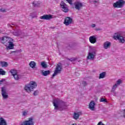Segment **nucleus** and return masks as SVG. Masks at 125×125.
I'll return each mask as SVG.
<instances>
[{"mask_svg": "<svg viewBox=\"0 0 125 125\" xmlns=\"http://www.w3.org/2000/svg\"><path fill=\"white\" fill-rule=\"evenodd\" d=\"M21 125H35V122L33 118H29L28 120L23 121Z\"/></svg>", "mask_w": 125, "mask_h": 125, "instance_id": "6", "label": "nucleus"}, {"mask_svg": "<svg viewBox=\"0 0 125 125\" xmlns=\"http://www.w3.org/2000/svg\"><path fill=\"white\" fill-rule=\"evenodd\" d=\"M95 103H94V101H91L89 105V108L90 110H91V111H94V109L95 108Z\"/></svg>", "mask_w": 125, "mask_h": 125, "instance_id": "14", "label": "nucleus"}, {"mask_svg": "<svg viewBox=\"0 0 125 125\" xmlns=\"http://www.w3.org/2000/svg\"><path fill=\"white\" fill-rule=\"evenodd\" d=\"M95 57V55L93 54L92 53L89 52L88 54V56L87 57V59L93 60Z\"/></svg>", "mask_w": 125, "mask_h": 125, "instance_id": "16", "label": "nucleus"}, {"mask_svg": "<svg viewBox=\"0 0 125 125\" xmlns=\"http://www.w3.org/2000/svg\"><path fill=\"white\" fill-rule=\"evenodd\" d=\"M105 72H102L100 74L99 79H104V78H105Z\"/></svg>", "mask_w": 125, "mask_h": 125, "instance_id": "23", "label": "nucleus"}, {"mask_svg": "<svg viewBox=\"0 0 125 125\" xmlns=\"http://www.w3.org/2000/svg\"><path fill=\"white\" fill-rule=\"evenodd\" d=\"M50 74V70H45L44 71L42 72V75L44 76V77H46V76H48Z\"/></svg>", "mask_w": 125, "mask_h": 125, "instance_id": "18", "label": "nucleus"}, {"mask_svg": "<svg viewBox=\"0 0 125 125\" xmlns=\"http://www.w3.org/2000/svg\"><path fill=\"white\" fill-rule=\"evenodd\" d=\"M0 11L1 12H6V9H3V8H1L0 9Z\"/></svg>", "mask_w": 125, "mask_h": 125, "instance_id": "32", "label": "nucleus"}, {"mask_svg": "<svg viewBox=\"0 0 125 125\" xmlns=\"http://www.w3.org/2000/svg\"><path fill=\"white\" fill-rule=\"evenodd\" d=\"M117 87H118V85H117V84H115V85H114L112 88L111 91H115V90H116V88H117Z\"/></svg>", "mask_w": 125, "mask_h": 125, "instance_id": "26", "label": "nucleus"}, {"mask_svg": "<svg viewBox=\"0 0 125 125\" xmlns=\"http://www.w3.org/2000/svg\"><path fill=\"white\" fill-rule=\"evenodd\" d=\"M2 96L4 99H7L8 98V94L6 93V90L4 87L1 88Z\"/></svg>", "mask_w": 125, "mask_h": 125, "instance_id": "12", "label": "nucleus"}, {"mask_svg": "<svg viewBox=\"0 0 125 125\" xmlns=\"http://www.w3.org/2000/svg\"><path fill=\"white\" fill-rule=\"evenodd\" d=\"M40 18L42 20H50V19H52L53 17L51 15H44L40 17Z\"/></svg>", "mask_w": 125, "mask_h": 125, "instance_id": "11", "label": "nucleus"}, {"mask_svg": "<svg viewBox=\"0 0 125 125\" xmlns=\"http://www.w3.org/2000/svg\"><path fill=\"white\" fill-rule=\"evenodd\" d=\"M6 122L3 118H0V125H7Z\"/></svg>", "mask_w": 125, "mask_h": 125, "instance_id": "17", "label": "nucleus"}, {"mask_svg": "<svg viewBox=\"0 0 125 125\" xmlns=\"http://www.w3.org/2000/svg\"><path fill=\"white\" fill-rule=\"evenodd\" d=\"M111 46V42H106L104 43V49H108Z\"/></svg>", "mask_w": 125, "mask_h": 125, "instance_id": "15", "label": "nucleus"}, {"mask_svg": "<svg viewBox=\"0 0 125 125\" xmlns=\"http://www.w3.org/2000/svg\"><path fill=\"white\" fill-rule=\"evenodd\" d=\"M10 73L12 76H14L16 74H17V71L14 69H12L10 70Z\"/></svg>", "mask_w": 125, "mask_h": 125, "instance_id": "25", "label": "nucleus"}, {"mask_svg": "<svg viewBox=\"0 0 125 125\" xmlns=\"http://www.w3.org/2000/svg\"><path fill=\"white\" fill-rule=\"evenodd\" d=\"M73 23V19L71 18L70 17H66L64 18V21L63 22V24L65 25V26H69Z\"/></svg>", "mask_w": 125, "mask_h": 125, "instance_id": "7", "label": "nucleus"}, {"mask_svg": "<svg viewBox=\"0 0 125 125\" xmlns=\"http://www.w3.org/2000/svg\"><path fill=\"white\" fill-rule=\"evenodd\" d=\"M124 118H125V116H124Z\"/></svg>", "mask_w": 125, "mask_h": 125, "instance_id": "43", "label": "nucleus"}, {"mask_svg": "<svg viewBox=\"0 0 125 125\" xmlns=\"http://www.w3.org/2000/svg\"><path fill=\"white\" fill-rule=\"evenodd\" d=\"M100 102H107V100L104 98H101L100 100Z\"/></svg>", "mask_w": 125, "mask_h": 125, "instance_id": "27", "label": "nucleus"}, {"mask_svg": "<svg viewBox=\"0 0 125 125\" xmlns=\"http://www.w3.org/2000/svg\"><path fill=\"white\" fill-rule=\"evenodd\" d=\"M72 125H78V124H72Z\"/></svg>", "mask_w": 125, "mask_h": 125, "instance_id": "40", "label": "nucleus"}, {"mask_svg": "<svg viewBox=\"0 0 125 125\" xmlns=\"http://www.w3.org/2000/svg\"><path fill=\"white\" fill-rule=\"evenodd\" d=\"M41 65L42 67V68H47V64L44 62H42Z\"/></svg>", "mask_w": 125, "mask_h": 125, "instance_id": "22", "label": "nucleus"}, {"mask_svg": "<svg viewBox=\"0 0 125 125\" xmlns=\"http://www.w3.org/2000/svg\"><path fill=\"white\" fill-rule=\"evenodd\" d=\"M5 81L4 79H2L1 80H0V84H1L3 82Z\"/></svg>", "mask_w": 125, "mask_h": 125, "instance_id": "36", "label": "nucleus"}, {"mask_svg": "<svg viewBox=\"0 0 125 125\" xmlns=\"http://www.w3.org/2000/svg\"><path fill=\"white\" fill-rule=\"evenodd\" d=\"M89 42L91 43H95L96 42H97V39H96V37L95 36H90L89 38Z\"/></svg>", "mask_w": 125, "mask_h": 125, "instance_id": "13", "label": "nucleus"}, {"mask_svg": "<svg viewBox=\"0 0 125 125\" xmlns=\"http://www.w3.org/2000/svg\"><path fill=\"white\" fill-rule=\"evenodd\" d=\"M14 78H15V80H18L19 79V76H18V75H17V73L15 74L13 76Z\"/></svg>", "mask_w": 125, "mask_h": 125, "instance_id": "28", "label": "nucleus"}, {"mask_svg": "<svg viewBox=\"0 0 125 125\" xmlns=\"http://www.w3.org/2000/svg\"><path fill=\"white\" fill-rule=\"evenodd\" d=\"M80 118V113L75 112L73 115V118L75 120H78Z\"/></svg>", "mask_w": 125, "mask_h": 125, "instance_id": "19", "label": "nucleus"}, {"mask_svg": "<svg viewBox=\"0 0 125 125\" xmlns=\"http://www.w3.org/2000/svg\"><path fill=\"white\" fill-rule=\"evenodd\" d=\"M90 2H93V3H96L99 0H89Z\"/></svg>", "mask_w": 125, "mask_h": 125, "instance_id": "30", "label": "nucleus"}, {"mask_svg": "<svg viewBox=\"0 0 125 125\" xmlns=\"http://www.w3.org/2000/svg\"><path fill=\"white\" fill-rule=\"evenodd\" d=\"M37 86H38V84H37L36 82L32 81L30 82V83L25 85L24 89L27 91V92L30 93V92L33 91V90H34V88H36Z\"/></svg>", "mask_w": 125, "mask_h": 125, "instance_id": "2", "label": "nucleus"}, {"mask_svg": "<svg viewBox=\"0 0 125 125\" xmlns=\"http://www.w3.org/2000/svg\"><path fill=\"white\" fill-rule=\"evenodd\" d=\"M66 0L68 2V3H69V4H72V0Z\"/></svg>", "mask_w": 125, "mask_h": 125, "instance_id": "34", "label": "nucleus"}, {"mask_svg": "<svg viewBox=\"0 0 125 125\" xmlns=\"http://www.w3.org/2000/svg\"><path fill=\"white\" fill-rule=\"evenodd\" d=\"M36 65H37V64L36 63V62L34 61L30 62L29 63V65L31 68H35V67H36Z\"/></svg>", "mask_w": 125, "mask_h": 125, "instance_id": "20", "label": "nucleus"}, {"mask_svg": "<svg viewBox=\"0 0 125 125\" xmlns=\"http://www.w3.org/2000/svg\"><path fill=\"white\" fill-rule=\"evenodd\" d=\"M125 1L124 0H118L113 3L114 8H122L125 5Z\"/></svg>", "mask_w": 125, "mask_h": 125, "instance_id": "4", "label": "nucleus"}, {"mask_svg": "<svg viewBox=\"0 0 125 125\" xmlns=\"http://www.w3.org/2000/svg\"><path fill=\"white\" fill-rule=\"evenodd\" d=\"M8 26H10V24H8Z\"/></svg>", "mask_w": 125, "mask_h": 125, "instance_id": "42", "label": "nucleus"}, {"mask_svg": "<svg viewBox=\"0 0 125 125\" xmlns=\"http://www.w3.org/2000/svg\"><path fill=\"white\" fill-rule=\"evenodd\" d=\"M0 64L2 67H7L8 66V63L6 62H0Z\"/></svg>", "mask_w": 125, "mask_h": 125, "instance_id": "21", "label": "nucleus"}, {"mask_svg": "<svg viewBox=\"0 0 125 125\" xmlns=\"http://www.w3.org/2000/svg\"><path fill=\"white\" fill-rule=\"evenodd\" d=\"M53 104L54 105L55 110H58L59 107H62V106H65V102L60 100V99H55L53 100Z\"/></svg>", "mask_w": 125, "mask_h": 125, "instance_id": "3", "label": "nucleus"}, {"mask_svg": "<svg viewBox=\"0 0 125 125\" xmlns=\"http://www.w3.org/2000/svg\"><path fill=\"white\" fill-rule=\"evenodd\" d=\"M6 74V72L5 71L3 70L2 68H0V75H2V76H3Z\"/></svg>", "mask_w": 125, "mask_h": 125, "instance_id": "24", "label": "nucleus"}, {"mask_svg": "<svg viewBox=\"0 0 125 125\" xmlns=\"http://www.w3.org/2000/svg\"><path fill=\"white\" fill-rule=\"evenodd\" d=\"M113 39H114V40H118L120 41V42H122V43H124V42H125V38H124V37L121 36V35L120 34L117 35L116 36H114Z\"/></svg>", "mask_w": 125, "mask_h": 125, "instance_id": "10", "label": "nucleus"}, {"mask_svg": "<svg viewBox=\"0 0 125 125\" xmlns=\"http://www.w3.org/2000/svg\"><path fill=\"white\" fill-rule=\"evenodd\" d=\"M83 84L84 86H85V85H86V82H85V81H83L82 83Z\"/></svg>", "mask_w": 125, "mask_h": 125, "instance_id": "37", "label": "nucleus"}, {"mask_svg": "<svg viewBox=\"0 0 125 125\" xmlns=\"http://www.w3.org/2000/svg\"><path fill=\"white\" fill-rule=\"evenodd\" d=\"M121 83H122V80H118L117 81V83H115V84H117V85H118L119 84H121Z\"/></svg>", "mask_w": 125, "mask_h": 125, "instance_id": "29", "label": "nucleus"}, {"mask_svg": "<svg viewBox=\"0 0 125 125\" xmlns=\"http://www.w3.org/2000/svg\"><path fill=\"white\" fill-rule=\"evenodd\" d=\"M99 30H100V29H97V31H99Z\"/></svg>", "mask_w": 125, "mask_h": 125, "instance_id": "41", "label": "nucleus"}, {"mask_svg": "<svg viewBox=\"0 0 125 125\" xmlns=\"http://www.w3.org/2000/svg\"><path fill=\"white\" fill-rule=\"evenodd\" d=\"M33 94H34V96H37V95H38V94H39V91L38 90L35 91L33 93Z\"/></svg>", "mask_w": 125, "mask_h": 125, "instance_id": "31", "label": "nucleus"}, {"mask_svg": "<svg viewBox=\"0 0 125 125\" xmlns=\"http://www.w3.org/2000/svg\"><path fill=\"white\" fill-rule=\"evenodd\" d=\"M69 60L70 61H73V60H72V59H69Z\"/></svg>", "mask_w": 125, "mask_h": 125, "instance_id": "39", "label": "nucleus"}, {"mask_svg": "<svg viewBox=\"0 0 125 125\" xmlns=\"http://www.w3.org/2000/svg\"><path fill=\"white\" fill-rule=\"evenodd\" d=\"M61 71H62V63H61V62H59L57 64V66L55 68L54 74L52 75V77H55L57 74L61 73Z\"/></svg>", "mask_w": 125, "mask_h": 125, "instance_id": "5", "label": "nucleus"}, {"mask_svg": "<svg viewBox=\"0 0 125 125\" xmlns=\"http://www.w3.org/2000/svg\"><path fill=\"white\" fill-rule=\"evenodd\" d=\"M96 26V25L95 24H94V23H93V24H92V25H91L92 28H95Z\"/></svg>", "mask_w": 125, "mask_h": 125, "instance_id": "38", "label": "nucleus"}, {"mask_svg": "<svg viewBox=\"0 0 125 125\" xmlns=\"http://www.w3.org/2000/svg\"><path fill=\"white\" fill-rule=\"evenodd\" d=\"M28 114V111H24L22 113L23 116H26Z\"/></svg>", "mask_w": 125, "mask_h": 125, "instance_id": "33", "label": "nucleus"}, {"mask_svg": "<svg viewBox=\"0 0 125 125\" xmlns=\"http://www.w3.org/2000/svg\"><path fill=\"white\" fill-rule=\"evenodd\" d=\"M61 7L62 8V11L63 12H68L69 11V9L68 8V6L67 4L64 2V1H62L60 3Z\"/></svg>", "mask_w": 125, "mask_h": 125, "instance_id": "8", "label": "nucleus"}, {"mask_svg": "<svg viewBox=\"0 0 125 125\" xmlns=\"http://www.w3.org/2000/svg\"><path fill=\"white\" fill-rule=\"evenodd\" d=\"M97 125H104V124H103L102 122H99Z\"/></svg>", "mask_w": 125, "mask_h": 125, "instance_id": "35", "label": "nucleus"}, {"mask_svg": "<svg viewBox=\"0 0 125 125\" xmlns=\"http://www.w3.org/2000/svg\"><path fill=\"white\" fill-rule=\"evenodd\" d=\"M74 5L75 9H77V10H81V8H83V3L79 1L75 2L74 3Z\"/></svg>", "mask_w": 125, "mask_h": 125, "instance_id": "9", "label": "nucleus"}, {"mask_svg": "<svg viewBox=\"0 0 125 125\" xmlns=\"http://www.w3.org/2000/svg\"><path fill=\"white\" fill-rule=\"evenodd\" d=\"M2 43H8L6 46V49H13L14 44H13V39L7 37H4L1 39Z\"/></svg>", "mask_w": 125, "mask_h": 125, "instance_id": "1", "label": "nucleus"}]
</instances>
